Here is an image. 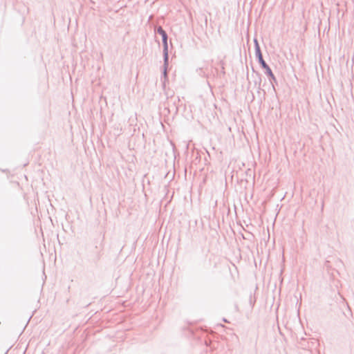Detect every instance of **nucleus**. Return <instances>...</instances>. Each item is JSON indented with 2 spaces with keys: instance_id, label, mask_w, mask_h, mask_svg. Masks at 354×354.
I'll use <instances>...</instances> for the list:
<instances>
[{
  "instance_id": "f257e3e1",
  "label": "nucleus",
  "mask_w": 354,
  "mask_h": 354,
  "mask_svg": "<svg viewBox=\"0 0 354 354\" xmlns=\"http://www.w3.org/2000/svg\"><path fill=\"white\" fill-rule=\"evenodd\" d=\"M158 32L160 35H161V36L162 37V40H163L164 45L167 48V34H166L165 31L161 27H159L158 28Z\"/></svg>"
},
{
  "instance_id": "f03ea898",
  "label": "nucleus",
  "mask_w": 354,
  "mask_h": 354,
  "mask_svg": "<svg viewBox=\"0 0 354 354\" xmlns=\"http://www.w3.org/2000/svg\"><path fill=\"white\" fill-rule=\"evenodd\" d=\"M259 61L262 65V66L264 68H266L268 67V66L266 64V63L265 62V61L263 59V57H262V55L261 54H259Z\"/></svg>"
},
{
  "instance_id": "7ed1b4c3",
  "label": "nucleus",
  "mask_w": 354,
  "mask_h": 354,
  "mask_svg": "<svg viewBox=\"0 0 354 354\" xmlns=\"http://www.w3.org/2000/svg\"><path fill=\"white\" fill-rule=\"evenodd\" d=\"M266 71H267L268 73L269 74V75H270L271 77H274V75H273V73H272V71H271V69L270 68V67L268 66V68H266Z\"/></svg>"
}]
</instances>
